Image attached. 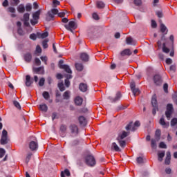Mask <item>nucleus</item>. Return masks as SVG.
<instances>
[{
  "label": "nucleus",
  "instance_id": "nucleus-61",
  "mask_svg": "<svg viewBox=\"0 0 177 177\" xmlns=\"http://www.w3.org/2000/svg\"><path fill=\"white\" fill-rule=\"evenodd\" d=\"M137 162L138 164H142V162H143V158H142V157L137 158Z\"/></svg>",
  "mask_w": 177,
  "mask_h": 177
},
{
  "label": "nucleus",
  "instance_id": "nucleus-43",
  "mask_svg": "<svg viewBox=\"0 0 177 177\" xmlns=\"http://www.w3.org/2000/svg\"><path fill=\"white\" fill-rule=\"evenodd\" d=\"M5 153H6V151H5L3 148H0V158H2L3 156H5Z\"/></svg>",
  "mask_w": 177,
  "mask_h": 177
},
{
  "label": "nucleus",
  "instance_id": "nucleus-41",
  "mask_svg": "<svg viewBox=\"0 0 177 177\" xmlns=\"http://www.w3.org/2000/svg\"><path fill=\"white\" fill-rule=\"evenodd\" d=\"M30 20V14L26 13L24 15V21H28Z\"/></svg>",
  "mask_w": 177,
  "mask_h": 177
},
{
  "label": "nucleus",
  "instance_id": "nucleus-40",
  "mask_svg": "<svg viewBox=\"0 0 177 177\" xmlns=\"http://www.w3.org/2000/svg\"><path fill=\"white\" fill-rule=\"evenodd\" d=\"M131 91H132L134 96H136V95H139V93L140 92L139 91V88H133V89H131Z\"/></svg>",
  "mask_w": 177,
  "mask_h": 177
},
{
  "label": "nucleus",
  "instance_id": "nucleus-64",
  "mask_svg": "<svg viewBox=\"0 0 177 177\" xmlns=\"http://www.w3.org/2000/svg\"><path fill=\"white\" fill-rule=\"evenodd\" d=\"M93 19H94V20H99V15H97L96 13H93Z\"/></svg>",
  "mask_w": 177,
  "mask_h": 177
},
{
  "label": "nucleus",
  "instance_id": "nucleus-37",
  "mask_svg": "<svg viewBox=\"0 0 177 177\" xmlns=\"http://www.w3.org/2000/svg\"><path fill=\"white\" fill-rule=\"evenodd\" d=\"M177 125V118H174L171 121V127H176Z\"/></svg>",
  "mask_w": 177,
  "mask_h": 177
},
{
  "label": "nucleus",
  "instance_id": "nucleus-23",
  "mask_svg": "<svg viewBox=\"0 0 177 177\" xmlns=\"http://www.w3.org/2000/svg\"><path fill=\"white\" fill-rule=\"evenodd\" d=\"M121 56H131L132 55V53L131 52V50L129 49H125L120 53Z\"/></svg>",
  "mask_w": 177,
  "mask_h": 177
},
{
  "label": "nucleus",
  "instance_id": "nucleus-24",
  "mask_svg": "<svg viewBox=\"0 0 177 177\" xmlns=\"http://www.w3.org/2000/svg\"><path fill=\"white\" fill-rule=\"evenodd\" d=\"M126 42L127 45H136V42L132 39V37H127L126 39Z\"/></svg>",
  "mask_w": 177,
  "mask_h": 177
},
{
  "label": "nucleus",
  "instance_id": "nucleus-29",
  "mask_svg": "<svg viewBox=\"0 0 177 177\" xmlns=\"http://www.w3.org/2000/svg\"><path fill=\"white\" fill-rule=\"evenodd\" d=\"M160 31L163 34H167V32H168V29H167V27L163 24H160Z\"/></svg>",
  "mask_w": 177,
  "mask_h": 177
},
{
  "label": "nucleus",
  "instance_id": "nucleus-19",
  "mask_svg": "<svg viewBox=\"0 0 177 177\" xmlns=\"http://www.w3.org/2000/svg\"><path fill=\"white\" fill-rule=\"evenodd\" d=\"M82 102H84V100H82V97L80 96L75 98V103L77 106H81V104H82Z\"/></svg>",
  "mask_w": 177,
  "mask_h": 177
},
{
  "label": "nucleus",
  "instance_id": "nucleus-13",
  "mask_svg": "<svg viewBox=\"0 0 177 177\" xmlns=\"http://www.w3.org/2000/svg\"><path fill=\"white\" fill-rule=\"evenodd\" d=\"M159 123L160 124V125H162L163 128H168L169 127V122H165L164 118H161L160 119Z\"/></svg>",
  "mask_w": 177,
  "mask_h": 177
},
{
  "label": "nucleus",
  "instance_id": "nucleus-12",
  "mask_svg": "<svg viewBox=\"0 0 177 177\" xmlns=\"http://www.w3.org/2000/svg\"><path fill=\"white\" fill-rule=\"evenodd\" d=\"M29 149L32 151H34L35 150H37V149H38V142H37L35 141H31L29 143Z\"/></svg>",
  "mask_w": 177,
  "mask_h": 177
},
{
  "label": "nucleus",
  "instance_id": "nucleus-42",
  "mask_svg": "<svg viewBox=\"0 0 177 177\" xmlns=\"http://www.w3.org/2000/svg\"><path fill=\"white\" fill-rule=\"evenodd\" d=\"M39 86H44L45 85V78L42 77L39 80Z\"/></svg>",
  "mask_w": 177,
  "mask_h": 177
},
{
  "label": "nucleus",
  "instance_id": "nucleus-25",
  "mask_svg": "<svg viewBox=\"0 0 177 177\" xmlns=\"http://www.w3.org/2000/svg\"><path fill=\"white\" fill-rule=\"evenodd\" d=\"M39 110H41V111H43L44 113H46V111H48V105H46V104H40Z\"/></svg>",
  "mask_w": 177,
  "mask_h": 177
},
{
  "label": "nucleus",
  "instance_id": "nucleus-50",
  "mask_svg": "<svg viewBox=\"0 0 177 177\" xmlns=\"http://www.w3.org/2000/svg\"><path fill=\"white\" fill-rule=\"evenodd\" d=\"M31 9H32V6H31V4H27L26 6V10L27 12H30Z\"/></svg>",
  "mask_w": 177,
  "mask_h": 177
},
{
  "label": "nucleus",
  "instance_id": "nucleus-60",
  "mask_svg": "<svg viewBox=\"0 0 177 177\" xmlns=\"http://www.w3.org/2000/svg\"><path fill=\"white\" fill-rule=\"evenodd\" d=\"M48 17H50V20L53 19V17H55V15L53 13H52V12H48Z\"/></svg>",
  "mask_w": 177,
  "mask_h": 177
},
{
  "label": "nucleus",
  "instance_id": "nucleus-17",
  "mask_svg": "<svg viewBox=\"0 0 177 177\" xmlns=\"http://www.w3.org/2000/svg\"><path fill=\"white\" fill-rule=\"evenodd\" d=\"M79 88L81 91V92H86L88 90V86L86 84L81 83L79 86Z\"/></svg>",
  "mask_w": 177,
  "mask_h": 177
},
{
  "label": "nucleus",
  "instance_id": "nucleus-14",
  "mask_svg": "<svg viewBox=\"0 0 177 177\" xmlns=\"http://www.w3.org/2000/svg\"><path fill=\"white\" fill-rule=\"evenodd\" d=\"M70 129L73 135L78 134V127L75 124H72L70 127Z\"/></svg>",
  "mask_w": 177,
  "mask_h": 177
},
{
  "label": "nucleus",
  "instance_id": "nucleus-6",
  "mask_svg": "<svg viewBox=\"0 0 177 177\" xmlns=\"http://www.w3.org/2000/svg\"><path fill=\"white\" fill-rule=\"evenodd\" d=\"M64 27L68 31H71L73 32V30H75L77 28V23L74 21H69L68 24H65Z\"/></svg>",
  "mask_w": 177,
  "mask_h": 177
},
{
  "label": "nucleus",
  "instance_id": "nucleus-53",
  "mask_svg": "<svg viewBox=\"0 0 177 177\" xmlns=\"http://www.w3.org/2000/svg\"><path fill=\"white\" fill-rule=\"evenodd\" d=\"M35 63L37 66H41V60L39 59V58H35Z\"/></svg>",
  "mask_w": 177,
  "mask_h": 177
},
{
  "label": "nucleus",
  "instance_id": "nucleus-52",
  "mask_svg": "<svg viewBox=\"0 0 177 177\" xmlns=\"http://www.w3.org/2000/svg\"><path fill=\"white\" fill-rule=\"evenodd\" d=\"M66 129H67V127L66 125L64 124L61 125L60 131H62V132H66Z\"/></svg>",
  "mask_w": 177,
  "mask_h": 177
},
{
  "label": "nucleus",
  "instance_id": "nucleus-21",
  "mask_svg": "<svg viewBox=\"0 0 177 177\" xmlns=\"http://www.w3.org/2000/svg\"><path fill=\"white\" fill-rule=\"evenodd\" d=\"M31 84H32L31 76H30V75H27L26 77V86H31Z\"/></svg>",
  "mask_w": 177,
  "mask_h": 177
},
{
  "label": "nucleus",
  "instance_id": "nucleus-2",
  "mask_svg": "<svg viewBox=\"0 0 177 177\" xmlns=\"http://www.w3.org/2000/svg\"><path fill=\"white\" fill-rule=\"evenodd\" d=\"M140 127V121H136L135 123L131 122L129 124L126 126V130L127 131H132V132H135L138 128Z\"/></svg>",
  "mask_w": 177,
  "mask_h": 177
},
{
  "label": "nucleus",
  "instance_id": "nucleus-62",
  "mask_svg": "<svg viewBox=\"0 0 177 177\" xmlns=\"http://www.w3.org/2000/svg\"><path fill=\"white\" fill-rule=\"evenodd\" d=\"M134 3H135L137 6H139L140 5L142 4V0H134Z\"/></svg>",
  "mask_w": 177,
  "mask_h": 177
},
{
  "label": "nucleus",
  "instance_id": "nucleus-46",
  "mask_svg": "<svg viewBox=\"0 0 177 177\" xmlns=\"http://www.w3.org/2000/svg\"><path fill=\"white\" fill-rule=\"evenodd\" d=\"M48 39H45L43 42H42V45H43V48L44 49H46V48H48Z\"/></svg>",
  "mask_w": 177,
  "mask_h": 177
},
{
  "label": "nucleus",
  "instance_id": "nucleus-54",
  "mask_svg": "<svg viewBox=\"0 0 177 177\" xmlns=\"http://www.w3.org/2000/svg\"><path fill=\"white\" fill-rule=\"evenodd\" d=\"M17 32L19 35H24V31H23L21 28H18Z\"/></svg>",
  "mask_w": 177,
  "mask_h": 177
},
{
  "label": "nucleus",
  "instance_id": "nucleus-36",
  "mask_svg": "<svg viewBox=\"0 0 177 177\" xmlns=\"http://www.w3.org/2000/svg\"><path fill=\"white\" fill-rule=\"evenodd\" d=\"M64 99H66V100L70 98V91H65L63 95Z\"/></svg>",
  "mask_w": 177,
  "mask_h": 177
},
{
  "label": "nucleus",
  "instance_id": "nucleus-57",
  "mask_svg": "<svg viewBox=\"0 0 177 177\" xmlns=\"http://www.w3.org/2000/svg\"><path fill=\"white\" fill-rule=\"evenodd\" d=\"M8 12L10 13H15L16 12V9L13 7H9L8 8Z\"/></svg>",
  "mask_w": 177,
  "mask_h": 177
},
{
  "label": "nucleus",
  "instance_id": "nucleus-16",
  "mask_svg": "<svg viewBox=\"0 0 177 177\" xmlns=\"http://www.w3.org/2000/svg\"><path fill=\"white\" fill-rule=\"evenodd\" d=\"M80 59L82 62H88L89 60V55L85 53L80 54Z\"/></svg>",
  "mask_w": 177,
  "mask_h": 177
},
{
  "label": "nucleus",
  "instance_id": "nucleus-51",
  "mask_svg": "<svg viewBox=\"0 0 177 177\" xmlns=\"http://www.w3.org/2000/svg\"><path fill=\"white\" fill-rule=\"evenodd\" d=\"M32 156V153H29L27 156H26V162H28V161H30V160H31V156Z\"/></svg>",
  "mask_w": 177,
  "mask_h": 177
},
{
  "label": "nucleus",
  "instance_id": "nucleus-49",
  "mask_svg": "<svg viewBox=\"0 0 177 177\" xmlns=\"http://www.w3.org/2000/svg\"><path fill=\"white\" fill-rule=\"evenodd\" d=\"M172 99H173L174 103H176L177 104V93H174L173 94Z\"/></svg>",
  "mask_w": 177,
  "mask_h": 177
},
{
  "label": "nucleus",
  "instance_id": "nucleus-59",
  "mask_svg": "<svg viewBox=\"0 0 177 177\" xmlns=\"http://www.w3.org/2000/svg\"><path fill=\"white\" fill-rule=\"evenodd\" d=\"M41 52H42V49L41 48V46H37L36 53H41Z\"/></svg>",
  "mask_w": 177,
  "mask_h": 177
},
{
  "label": "nucleus",
  "instance_id": "nucleus-45",
  "mask_svg": "<svg viewBox=\"0 0 177 177\" xmlns=\"http://www.w3.org/2000/svg\"><path fill=\"white\" fill-rule=\"evenodd\" d=\"M159 147H160V149H167V145L165 144L164 142H160V144H159Z\"/></svg>",
  "mask_w": 177,
  "mask_h": 177
},
{
  "label": "nucleus",
  "instance_id": "nucleus-7",
  "mask_svg": "<svg viewBox=\"0 0 177 177\" xmlns=\"http://www.w3.org/2000/svg\"><path fill=\"white\" fill-rule=\"evenodd\" d=\"M174 111V106L172 104H168L167 106V111L165 112V115L168 120H171V115H172V112Z\"/></svg>",
  "mask_w": 177,
  "mask_h": 177
},
{
  "label": "nucleus",
  "instance_id": "nucleus-8",
  "mask_svg": "<svg viewBox=\"0 0 177 177\" xmlns=\"http://www.w3.org/2000/svg\"><path fill=\"white\" fill-rule=\"evenodd\" d=\"M39 15H41V10H38L33 13L32 17L33 20H30V23L32 26H35L38 23V19H39Z\"/></svg>",
  "mask_w": 177,
  "mask_h": 177
},
{
  "label": "nucleus",
  "instance_id": "nucleus-4",
  "mask_svg": "<svg viewBox=\"0 0 177 177\" xmlns=\"http://www.w3.org/2000/svg\"><path fill=\"white\" fill-rule=\"evenodd\" d=\"M8 142H9V138H8V131L3 129L2 131L0 143L1 145H8Z\"/></svg>",
  "mask_w": 177,
  "mask_h": 177
},
{
  "label": "nucleus",
  "instance_id": "nucleus-15",
  "mask_svg": "<svg viewBox=\"0 0 177 177\" xmlns=\"http://www.w3.org/2000/svg\"><path fill=\"white\" fill-rule=\"evenodd\" d=\"M33 71H35V73H36L37 74H44V73H45L44 66H40L39 68H34Z\"/></svg>",
  "mask_w": 177,
  "mask_h": 177
},
{
  "label": "nucleus",
  "instance_id": "nucleus-26",
  "mask_svg": "<svg viewBox=\"0 0 177 177\" xmlns=\"http://www.w3.org/2000/svg\"><path fill=\"white\" fill-rule=\"evenodd\" d=\"M37 35L39 38L44 39V38H46V37H48V35H49V33H48V32H44L43 33L37 32Z\"/></svg>",
  "mask_w": 177,
  "mask_h": 177
},
{
  "label": "nucleus",
  "instance_id": "nucleus-47",
  "mask_svg": "<svg viewBox=\"0 0 177 177\" xmlns=\"http://www.w3.org/2000/svg\"><path fill=\"white\" fill-rule=\"evenodd\" d=\"M13 104H14V106H15L17 107V109H21L20 104L17 101H14Z\"/></svg>",
  "mask_w": 177,
  "mask_h": 177
},
{
  "label": "nucleus",
  "instance_id": "nucleus-22",
  "mask_svg": "<svg viewBox=\"0 0 177 177\" xmlns=\"http://www.w3.org/2000/svg\"><path fill=\"white\" fill-rule=\"evenodd\" d=\"M165 156V151H158V161H162V158Z\"/></svg>",
  "mask_w": 177,
  "mask_h": 177
},
{
  "label": "nucleus",
  "instance_id": "nucleus-28",
  "mask_svg": "<svg viewBox=\"0 0 177 177\" xmlns=\"http://www.w3.org/2000/svg\"><path fill=\"white\" fill-rule=\"evenodd\" d=\"M24 59L26 62H31V59H32V56L30 53H28L24 55Z\"/></svg>",
  "mask_w": 177,
  "mask_h": 177
},
{
  "label": "nucleus",
  "instance_id": "nucleus-39",
  "mask_svg": "<svg viewBox=\"0 0 177 177\" xmlns=\"http://www.w3.org/2000/svg\"><path fill=\"white\" fill-rule=\"evenodd\" d=\"M162 52H164V53H169V48L165 46V43H164L162 46Z\"/></svg>",
  "mask_w": 177,
  "mask_h": 177
},
{
  "label": "nucleus",
  "instance_id": "nucleus-48",
  "mask_svg": "<svg viewBox=\"0 0 177 177\" xmlns=\"http://www.w3.org/2000/svg\"><path fill=\"white\" fill-rule=\"evenodd\" d=\"M66 13H67V11H62L58 13V16L59 17H64Z\"/></svg>",
  "mask_w": 177,
  "mask_h": 177
},
{
  "label": "nucleus",
  "instance_id": "nucleus-56",
  "mask_svg": "<svg viewBox=\"0 0 177 177\" xmlns=\"http://www.w3.org/2000/svg\"><path fill=\"white\" fill-rule=\"evenodd\" d=\"M163 89H164L165 93H168V84L165 83L163 85Z\"/></svg>",
  "mask_w": 177,
  "mask_h": 177
},
{
  "label": "nucleus",
  "instance_id": "nucleus-27",
  "mask_svg": "<svg viewBox=\"0 0 177 177\" xmlns=\"http://www.w3.org/2000/svg\"><path fill=\"white\" fill-rule=\"evenodd\" d=\"M129 135V132H127L125 131H122V133L118 136V139H125L127 136Z\"/></svg>",
  "mask_w": 177,
  "mask_h": 177
},
{
  "label": "nucleus",
  "instance_id": "nucleus-32",
  "mask_svg": "<svg viewBox=\"0 0 177 177\" xmlns=\"http://www.w3.org/2000/svg\"><path fill=\"white\" fill-rule=\"evenodd\" d=\"M17 10L19 13H24L26 8L23 6V4H21L17 7Z\"/></svg>",
  "mask_w": 177,
  "mask_h": 177
},
{
  "label": "nucleus",
  "instance_id": "nucleus-30",
  "mask_svg": "<svg viewBox=\"0 0 177 177\" xmlns=\"http://www.w3.org/2000/svg\"><path fill=\"white\" fill-rule=\"evenodd\" d=\"M96 5L98 9H103V8L105 6L104 3L102 1H97Z\"/></svg>",
  "mask_w": 177,
  "mask_h": 177
},
{
  "label": "nucleus",
  "instance_id": "nucleus-38",
  "mask_svg": "<svg viewBox=\"0 0 177 177\" xmlns=\"http://www.w3.org/2000/svg\"><path fill=\"white\" fill-rule=\"evenodd\" d=\"M42 95L43 97H44L46 100H48V99L50 97V96L49 95V93H48V91H44Z\"/></svg>",
  "mask_w": 177,
  "mask_h": 177
},
{
  "label": "nucleus",
  "instance_id": "nucleus-55",
  "mask_svg": "<svg viewBox=\"0 0 177 177\" xmlns=\"http://www.w3.org/2000/svg\"><path fill=\"white\" fill-rule=\"evenodd\" d=\"M165 164H166V165H169V164H171V158H166Z\"/></svg>",
  "mask_w": 177,
  "mask_h": 177
},
{
  "label": "nucleus",
  "instance_id": "nucleus-1",
  "mask_svg": "<svg viewBox=\"0 0 177 177\" xmlns=\"http://www.w3.org/2000/svg\"><path fill=\"white\" fill-rule=\"evenodd\" d=\"M160 138H161V130L157 129L155 133V139H152L151 142V147L154 150L157 149V142L160 140Z\"/></svg>",
  "mask_w": 177,
  "mask_h": 177
},
{
  "label": "nucleus",
  "instance_id": "nucleus-34",
  "mask_svg": "<svg viewBox=\"0 0 177 177\" xmlns=\"http://www.w3.org/2000/svg\"><path fill=\"white\" fill-rule=\"evenodd\" d=\"M118 140L119 142L120 147H125V146L127 145V142L125 141L122 140V139L120 138H118Z\"/></svg>",
  "mask_w": 177,
  "mask_h": 177
},
{
  "label": "nucleus",
  "instance_id": "nucleus-33",
  "mask_svg": "<svg viewBox=\"0 0 177 177\" xmlns=\"http://www.w3.org/2000/svg\"><path fill=\"white\" fill-rule=\"evenodd\" d=\"M64 175H66V176H70L71 174H70V171L68 169H65L64 171H62L61 172V177H64Z\"/></svg>",
  "mask_w": 177,
  "mask_h": 177
},
{
  "label": "nucleus",
  "instance_id": "nucleus-44",
  "mask_svg": "<svg viewBox=\"0 0 177 177\" xmlns=\"http://www.w3.org/2000/svg\"><path fill=\"white\" fill-rule=\"evenodd\" d=\"M40 59L41 62H44V64H47L46 62H48V57L46 56H41Z\"/></svg>",
  "mask_w": 177,
  "mask_h": 177
},
{
  "label": "nucleus",
  "instance_id": "nucleus-5",
  "mask_svg": "<svg viewBox=\"0 0 177 177\" xmlns=\"http://www.w3.org/2000/svg\"><path fill=\"white\" fill-rule=\"evenodd\" d=\"M86 163L89 167H95L96 165V160H95V157L92 155H88L86 157Z\"/></svg>",
  "mask_w": 177,
  "mask_h": 177
},
{
  "label": "nucleus",
  "instance_id": "nucleus-10",
  "mask_svg": "<svg viewBox=\"0 0 177 177\" xmlns=\"http://www.w3.org/2000/svg\"><path fill=\"white\" fill-rule=\"evenodd\" d=\"M122 97V95H121V93L118 92L114 98L109 97V99L111 102V103H115V102H118V100H120Z\"/></svg>",
  "mask_w": 177,
  "mask_h": 177
},
{
  "label": "nucleus",
  "instance_id": "nucleus-35",
  "mask_svg": "<svg viewBox=\"0 0 177 177\" xmlns=\"http://www.w3.org/2000/svg\"><path fill=\"white\" fill-rule=\"evenodd\" d=\"M58 88L61 91V92H63L66 90V88H64V84H63V82L58 83Z\"/></svg>",
  "mask_w": 177,
  "mask_h": 177
},
{
  "label": "nucleus",
  "instance_id": "nucleus-11",
  "mask_svg": "<svg viewBox=\"0 0 177 177\" xmlns=\"http://www.w3.org/2000/svg\"><path fill=\"white\" fill-rule=\"evenodd\" d=\"M153 82L158 86L161 85V84H162V80L161 79V76H160V75H156L153 77Z\"/></svg>",
  "mask_w": 177,
  "mask_h": 177
},
{
  "label": "nucleus",
  "instance_id": "nucleus-20",
  "mask_svg": "<svg viewBox=\"0 0 177 177\" xmlns=\"http://www.w3.org/2000/svg\"><path fill=\"white\" fill-rule=\"evenodd\" d=\"M111 150H113L114 151H121V149H120V147H118V145L115 142H113L111 147Z\"/></svg>",
  "mask_w": 177,
  "mask_h": 177
},
{
  "label": "nucleus",
  "instance_id": "nucleus-9",
  "mask_svg": "<svg viewBox=\"0 0 177 177\" xmlns=\"http://www.w3.org/2000/svg\"><path fill=\"white\" fill-rule=\"evenodd\" d=\"M63 63H64L63 60H59V68H62V70H65V71L68 73V74H71L73 71H71V68H70V66L66 64L64 65Z\"/></svg>",
  "mask_w": 177,
  "mask_h": 177
},
{
  "label": "nucleus",
  "instance_id": "nucleus-31",
  "mask_svg": "<svg viewBox=\"0 0 177 177\" xmlns=\"http://www.w3.org/2000/svg\"><path fill=\"white\" fill-rule=\"evenodd\" d=\"M75 68L77 71H82V70H84V65H82V64L76 63Z\"/></svg>",
  "mask_w": 177,
  "mask_h": 177
},
{
  "label": "nucleus",
  "instance_id": "nucleus-18",
  "mask_svg": "<svg viewBox=\"0 0 177 177\" xmlns=\"http://www.w3.org/2000/svg\"><path fill=\"white\" fill-rule=\"evenodd\" d=\"M79 122L80 125H82V127H85L86 125V119H85V117L84 116H80Z\"/></svg>",
  "mask_w": 177,
  "mask_h": 177
},
{
  "label": "nucleus",
  "instance_id": "nucleus-63",
  "mask_svg": "<svg viewBox=\"0 0 177 177\" xmlns=\"http://www.w3.org/2000/svg\"><path fill=\"white\" fill-rule=\"evenodd\" d=\"M30 39H32L33 41H35V39H37V35L31 34L30 35Z\"/></svg>",
  "mask_w": 177,
  "mask_h": 177
},
{
  "label": "nucleus",
  "instance_id": "nucleus-3",
  "mask_svg": "<svg viewBox=\"0 0 177 177\" xmlns=\"http://www.w3.org/2000/svg\"><path fill=\"white\" fill-rule=\"evenodd\" d=\"M151 104L153 107L152 114H153V115H156L157 111H158V104H157V97L156 95H153L152 97Z\"/></svg>",
  "mask_w": 177,
  "mask_h": 177
},
{
  "label": "nucleus",
  "instance_id": "nucleus-58",
  "mask_svg": "<svg viewBox=\"0 0 177 177\" xmlns=\"http://www.w3.org/2000/svg\"><path fill=\"white\" fill-rule=\"evenodd\" d=\"M51 12L53 13V15H59V10L56 8L52 9Z\"/></svg>",
  "mask_w": 177,
  "mask_h": 177
}]
</instances>
